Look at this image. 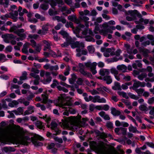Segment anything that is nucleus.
Returning a JSON list of instances; mask_svg holds the SVG:
<instances>
[{
  "mask_svg": "<svg viewBox=\"0 0 154 154\" xmlns=\"http://www.w3.org/2000/svg\"><path fill=\"white\" fill-rule=\"evenodd\" d=\"M17 136L19 138L20 144L26 145H28V137L25 136L23 131H18L8 127L0 128V142H5L9 139Z\"/></svg>",
  "mask_w": 154,
  "mask_h": 154,
  "instance_id": "f257e3e1",
  "label": "nucleus"
},
{
  "mask_svg": "<svg viewBox=\"0 0 154 154\" xmlns=\"http://www.w3.org/2000/svg\"><path fill=\"white\" fill-rule=\"evenodd\" d=\"M81 116L79 115L68 117L63 122L62 126L65 129L73 131H80L82 127H85L87 125L86 122L88 120L86 118H83L82 120H81Z\"/></svg>",
  "mask_w": 154,
  "mask_h": 154,
  "instance_id": "f03ea898",
  "label": "nucleus"
},
{
  "mask_svg": "<svg viewBox=\"0 0 154 154\" xmlns=\"http://www.w3.org/2000/svg\"><path fill=\"white\" fill-rule=\"evenodd\" d=\"M66 95L64 94H62L58 97L57 102L56 105L62 109H65L66 110H68L71 114H75L76 112L75 109L71 108L69 106L72 105L71 102L69 101L65 102L66 99Z\"/></svg>",
  "mask_w": 154,
  "mask_h": 154,
  "instance_id": "7ed1b4c3",
  "label": "nucleus"
},
{
  "mask_svg": "<svg viewBox=\"0 0 154 154\" xmlns=\"http://www.w3.org/2000/svg\"><path fill=\"white\" fill-rule=\"evenodd\" d=\"M90 146L98 154H111L106 148L103 145H97L95 142H91L90 143ZM124 151L120 149L116 154H124Z\"/></svg>",
  "mask_w": 154,
  "mask_h": 154,
  "instance_id": "20e7f679",
  "label": "nucleus"
},
{
  "mask_svg": "<svg viewBox=\"0 0 154 154\" xmlns=\"http://www.w3.org/2000/svg\"><path fill=\"white\" fill-rule=\"evenodd\" d=\"M108 27V23L105 22L102 25L99 26L97 24L95 25L94 30V32L95 34L99 33L100 34L104 36H106L108 33L112 34L113 31L109 29H107Z\"/></svg>",
  "mask_w": 154,
  "mask_h": 154,
  "instance_id": "39448f33",
  "label": "nucleus"
},
{
  "mask_svg": "<svg viewBox=\"0 0 154 154\" xmlns=\"http://www.w3.org/2000/svg\"><path fill=\"white\" fill-rule=\"evenodd\" d=\"M59 33L63 36V38L66 39L67 42L71 44V46L72 48H74L75 47H78L77 46L79 45L81 46H83V44L82 43H79L78 42H74L75 38H72L66 31L62 29L59 32Z\"/></svg>",
  "mask_w": 154,
  "mask_h": 154,
  "instance_id": "423d86ee",
  "label": "nucleus"
},
{
  "mask_svg": "<svg viewBox=\"0 0 154 154\" xmlns=\"http://www.w3.org/2000/svg\"><path fill=\"white\" fill-rule=\"evenodd\" d=\"M40 75L41 77H44L45 75V77L42 80V82L44 84H47L51 82L52 77L50 76L51 74L50 72L42 70L40 72Z\"/></svg>",
  "mask_w": 154,
  "mask_h": 154,
  "instance_id": "0eeeda50",
  "label": "nucleus"
},
{
  "mask_svg": "<svg viewBox=\"0 0 154 154\" xmlns=\"http://www.w3.org/2000/svg\"><path fill=\"white\" fill-rule=\"evenodd\" d=\"M43 140V138L42 137L36 134H34L31 137V141L32 144L35 147L42 146L43 145V143L38 140L42 141Z\"/></svg>",
  "mask_w": 154,
  "mask_h": 154,
  "instance_id": "6e6552de",
  "label": "nucleus"
},
{
  "mask_svg": "<svg viewBox=\"0 0 154 154\" xmlns=\"http://www.w3.org/2000/svg\"><path fill=\"white\" fill-rule=\"evenodd\" d=\"M68 19L69 20L74 22L77 24H79L77 27V29L79 30H82V29L85 28V26L83 24L79 23L80 21L78 19L76 16L74 15H71L68 17Z\"/></svg>",
  "mask_w": 154,
  "mask_h": 154,
  "instance_id": "1a4fd4ad",
  "label": "nucleus"
},
{
  "mask_svg": "<svg viewBox=\"0 0 154 154\" xmlns=\"http://www.w3.org/2000/svg\"><path fill=\"white\" fill-rule=\"evenodd\" d=\"M84 64L85 66L90 69L93 75H95L97 73L96 67L97 64L96 62L91 63L90 61H88L85 63Z\"/></svg>",
  "mask_w": 154,
  "mask_h": 154,
  "instance_id": "9d476101",
  "label": "nucleus"
},
{
  "mask_svg": "<svg viewBox=\"0 0 154 154\" xmlns=\"http://www.w3.org/2000/svg\"><path fill=\"white\" fill-rule=\"evenodd\" d=\"M42 98L39 97H37L35 98V100L38 101H42L44 103H52L53 101L51 100H48V95L46 93H45L42 95Z\"/></svg>",
  "mask_w": 154,
  "mask_h": 154,
  "instance_id": "9b49d317",
  "label": "nucleus"
},
{
  "mask_svg": "<svg viewBox=\"0 0 154 154\" xmlns=\"http://www.w3.org/2000/svg\"><path fill=\"white\" fill-rule=\"evenodd\" d=\"M31 71L32 72L30 73V75L35 79L34 81V84L36 85H38L39 83L40 77L37 74L39 73V70L33 68H32Z\"/></svg>",
  "mask_w": 154,
  "mask_h": 154,
  "instance_id": "f8f14e48",
  "label": "nucleus"
},
{
  "mask_svg": "<svg viewBox=\"0 0 154 154\" xmlns=\"http://www.w3.org/2000/svg\"><path fill=\"white\" fill-rule=\"evenodd\" d=\"M79 66L80 68L79 71L81 74L88 78H91L92 77V75L91 73L85 70V66L82 63H79Z\"/></svg>",
  "mask_w": 154,
  "mask_h": 154,
  "instance_id": "ddd939ff",
  "label": "nucleus"
},
{
  "mask_svg": "<svg viewBox=\"0 0 154 154\" xmlns=\"http://www.w3.org/2000/svg\"><path fill=\"white\" fill-rule=\"evenodd\" d=\"M93 100L92 101L93 103H95L97 102L99 103H106V100L104 98H101L98 95L95 96L93 97Z\"/></svg>",
  "mask_w": 154,
  "mask_h": 154,
  "instance_id": "4468645a",
  "label": "nucleus"
},
{
  "mask_svg": "<svg viewBox=\"0 0 154 154\" xmlns=\"http://www.w3.org/2000/svg\"><path fill=\"white\" fill-rule=\"evenodd\" d=\"M102 52H104L103 55L106 57H108L110 55H113V52H112V49L110 48H101Z\"/></svg>",
  "mask_w": 154,
  "mask_h": 154,
  "instance_id": "2eb2a0df",
  "label": "nucleus"
},
{
  "mask_svg": "<svg viewBox=\"0 0 154 154\" xmlns=\"http://www.w3.org/2000/svg\"><path fill=\"white\" fill-rule=\"evenodd\" d=\"M31 45L32 46L35 48V51L38 52H40L41 49V45L40 44H36L34 40L31 39L30 40Z\"/></svg>",
  "mask_w": 154,
  "mask_h": 154,
  "instance_id": "dca6fc26",
  "label": "nucleus"
},
{
  "mask_svg": "<svg viewBox=\"0 0 154 154\" xmlns=\"http://www.w3.org/2000/svg\"><path fill=\"white\" fill-rule=\"evenodd\" d=\"M44 68L46 69H48L50 71L57 70L59 69V67L57 65H56L55 66H52L49 64H46L45 65Z\"/></svg>",
  "mask_w": 154,
  "mask_h": 154,
  "instance_id": "f3484780",
  "label": "nucleus"
},
{
  "mask_svg": "<svg viewBox=\"0 0 154 154\" xmlns=\"http://www.w3.org/2000/svg\"><path fill=\"white\" fill-rule=\"evenodd\" d=\"M49 5L48 0H44L43 2L41 4L39 8L44 10H46L49 8Z\"/></svg>",
  "mask_w": 154,
  "mask_h": 154,
  "instance_id": "a211bd4d",
  "label": "nucleus"
},
{
  "mask_svg": "<svg viewBox=\"0 0 154 154\" xmlns=\"http://www.w3.org/2000/svg\"><path fill=\"white\" fill-rule=\"evenodd\" d=\"M79 43H82L83 44V46H80L79 45L77 46L78 47H76L75 48H77L76 49V51L77 52V53L76 54V56L77 57H80L82 55V53H81V49L80 48L82 49L84 47V44L82 42H78Z\"/></svg>",
  "mask_w": 154,
  "mask_h": 154,
  "instance_id": "6ab92c4d",
  "label": "nucleus"
},
{
  "mask_svg": "<svg viewBox=\"0 0 154 154\" xmlns=\"http://www.w3.org/2000/svg\"><path fill=\"white\" fill-rule=\"evenodd\" d=\"M134 83L132 86L130 87V89H133L134 90L137 89V88L140 87V82L137 81L136 80H133Z\"/></svg>",
  "mask_w": 154,
  "mask_h": 154,
  "instance_id": "aec40b11",
  "label": "nucleus"
},
{
  "mask_svg": "<svg viewBox=\"0 0 154 154\" xmlns=\"http://www.w3.org/2000/svg\"><path fill=\"white\" fill-rule=\"evenodd\" d=\"M99 73L101 75L105 76L109 74L110 71L108 69H102L100 70Z\"/></svg>",
  "mask_w": 154,
  "mask_h": 154,
  "instance_id": "412c9836",
  "label": "nucleus"
},
{
  "mask_svg": "<svg viewBox=\"0 0 154 154\" xmlns=\"http://www.w3.org/2000/svg\"><path fill=\"white\" fill-rule=\"evenodd\" d=\"M39 117L41 119H43L47 123L49 122L51 120V118L50 116H48L46 114L45 115H43L41 113L39 114Z\"/></svg>",
  "mask_w": 154,
  "mask_h": 154,
  "instance_id": "4be33fe9",
  "label": "nucleus"
},
{
  "mask_svg": "<svg viewBox=\"0 0 154 154\" xmlns=\"http://www.w3.org/2000/svg\"><path fill=\"white\" fill-rule=\"evenodd\" d=\"M24 30L23 29H18V32H16V34L19 37H20L24 38H26V33H24Z\"/></svg>",
  "mask_w": 154,
  "mask_h": 154,
  "instance_id": "5701e85b",
  "label": "nucleus"
},
{
  "mask_svg": "<svg viewBox=\"0 0 154 154\" xmlns=\"http://www.w3.org/2000/svg\"><path fill=\"white\" fill-rule=\"evenodd\" d=\"M53 19L54 20H57L58 22H61L63 23H66V20L65 18L62 17L55 16L54 17Z\"/></svg>",
  "mask_w": 154,
  "mask_h": 154,
  "instance_id": "b1692460",
  "label": "nucleus"
},
{
  "mask_svg": "<svg viewBox=\"0 0 154 154\" xmlns=\"http://www.w3.org/2000/svg\"><path fill=\"white\" fill-rule=\"evenodd\" d=\"M103 80L106 82L107 84H111L112 82V79L111 76L108 75L104 76L103 78Z\"/></svg>",
  "mask_w": 154,
  "mask_h": 154,
  "instance_id": "393cba45",
  "label": "nucleus"
},
{
  "mask_svg": "<svg viewBox=\"0 0 154 154\" xmlns=\"http://www.w3.org/2000/svg\"><path fill=\"white\" fill-rule=\"evenodd\" d=\"M35 125L40 129L44 130L45 128V126L43 123L39 121H37L35 123Z\"/></svg>",
  "mask_w": 154,
  "mask_h": 154,
  "instance_id": "a878e982",
  "label": "nucleus"
},
{
  "mask_svg": "<svg viewBox=\"0 0 154 154\" xmlns=\"http://www.w3.org/2000/svg\"><path fill=\"white\" fill-rule=\"evenodd\" d=\"M111 113L114 116H119L121 114V112L120 111L117 110L114 107H111Z\"/></svg>",
  "mask_w": 154,
  "mask_h": 154,
  "instance_id": "bb28decb",
  "label": "nucleus"
},
{
  "mask_svg": "<svg viewBox=\"0 0 154 154\" xmlns=\"http://www.w3.org/2000/svg\"><path fill=\"white\" fill-rule=\"evenodd\" d=\"M148 75L149 77H153L152 78H146L145 79V81L147 82L148 81H150L151 82H154V76H153V74L151 72H149L148 74Z\"/></svg>",
  "mask_w": 154,
  "mask_h": 154,
  "instance_id": "cd10ccee",
  "label": "nucleus"
},
{
  "mask_svg": "<svg viewBox=\"0 0 154 154\" xmlns=\"http://www.w3.org/2000/svg\"><path fill=\"white\" fill-rule=\"evenodd\" d=\"M21 26V25L18 26V27L16 26H14L11 27L9 29V32H13L15 34L17 33L16 32H17L18 31V28H20Z\"/></svg>",
  "mask_w": 154,
  "mask_h": 154,
  "instance_id": "c85d7f7f",
  "label": "nucleus"
},
{
  "mask_svg": "<svg viewBox=\"0 0 154 154\" xmlns=\"http://www.w3.org/2000/svg\"><path fill=\"white\" fill-rule=\"evenodd\" d=\"M117 68L118 70L121 71L122 72H125L127 70V66L124 65H118L117 66Z\"/></svg>",
  "mask_w": 154,
  "mask_h": 154,
  "instance_id": "c756f323",
  "label": "nucleus"
},
{
  "mask_svg": "<svg viewBox=\"0 0 154 154\" xmlns=\"http://www.w3.org/2000/svg\"><path fill=\"white\" fill-rule=\"evenodd\" d=\"M99 115L105 120H109L110 119L109 115L106 114L104 112L101 111L99 113Z\"/></svg>",
  "mask_w": 154,
  "mask_h": 154,
  "instance_id": "7c9ffc66",
  "label": "nucleus"
},
{
  "mask_svg": "<svg viewBox=\"0 0 154 154\" xmlns=\"http://www.w3.org/2000/svg\"><path fill=\"white\" fill-rule=\"evenodd\" d=\"M113 89L116 90H121V87L120 85V83L118 82H114V85L112 87Z\"/></svg>",
  "mask_w": 154,
  "mask_h": 154,
  "instance_id": "2f4dec72",
  "label": "nucleus"
},
{
  "mask_svg": "<svg viewBox=\"0 0 154 154\" xmlns=\"http://www.w3.org/2000/svg\"><path fill=\"white\" fill-rule=\"evenodd\" d=\"M43 42L45 45L44 46V51H46L47 49H49L50 48L51 42H48L46 40H44L43 41Z\"/></svg>",
  "mask_w": 154,
  "mask_h": 154,
  "instance_id": "473e14b6",
  "label": "nucleus"
},
{
  "mask_svg": "<svg viewBox=\"0 0 154 154\" xmlns=\"http://www.w3.org/2000/svg\"><path fill=\"white\" fill-rule=\"evenodd\" d=\"M29 46L28 43L25 44L23 45V48L22 50V52L25 54L28 53V48Z\"/></svg>",
  "mask_w": 154,
  "mask_h": 154,
  "instance_id": "72a5a7b5",
  "label": "nucleus"
},
{
  "mask_svg": "<svg viewBox=\"0 0 154 154\" xmlns=\"http://www.w3.org/2000/svg\"><path fill=\"white\" fill-rule=\"evenodd\" d=\"M16 115H20L23 114V110L21 107H19L17 109V110H14L12 111Z\"/></svg>",
  "mask_w": 154,
  "mask_h": 154,
  "instance_id": "f704fd0d",
  "label": "nucleus"
},
{
  "mask_svg": "<svg viewBox=\"0 0 154 154\" xmlns=\"http://www.w3.org/2000/svg\"><path fill=\"white\" fill-rule=\"evenodd\" d=\"M71 78L69 79V81L70 84H73L77 79L76 75L74 73L71 75Z\"/></svg>",
  "mask_w": 154,
  "mask_h": 154,
  "instance_id": "c9c22d12",
  "label": "nucleus"
},
{
  "mask_svg": "<svg viewBox=\"0 0 154 154\" xmlns=\"http://www.w3.org/2000/svg\"><path fill=\"white\" fill-rule=\"evenodd\" d=\"M48 3L50 4L51 8H54V7L57 5V3L56 0H48Z\"/></svg>",
  "mask_w": 154,
  "mask_h": 154,
  "instance_id": "e433bc0d",
  "label": "nucleus"
},
{
  "mask_svg": "<svg viewBox=\"0 0 154 154\" xmlns=\"http://www.w3.org/2000/svg\"><path fill=\"white\" fill-rule=\"evenodd\" d=\"M142 64L141 63L139 60L136 61V63L132 65L134 69H136L137 67L141 68L142 67Z\"/></svg>",
  "mask_w": 154,
  "mask_h": 154,
  "instance_id": "4c0bfd02",
  "label": "nucleus"
},
{
  "mask_svg": "<svg viewBox=\"0 0 154 154\" xmlns=\"http://www.w3.org/2000/svg\"><path fill=\"white\" fill-rule=\"evenodd\" d=\"M124 74L120 73L119 74H117L116 76L115 75V77L117 80L121 82L123 80Z\"/></svg>",
  "mask_w": 154,
  "mask_h": 154,
  "instance_id": "58836bf2",
  "label": "nucleus"
},
{
  "mask_svg": "<svg viewBox=\"0 0 154 154\" xmlns=\"http://www.w3.org/2000/svg\"><path fill=\"white\" fill-rule=\"evenodd\" d=\"M27 73L26 72H23L20 78V80L21 81H23L26 79H27Z\"/></svg>",
  "mask_w": 154,
  "mask_h": 154,
  "instance_id": "ea45409f",
  "label": "nucleus"
},
{
  "mask_svg": "<svg viewBox=\"0 0 154 154\" xmlns=\"http://www.w3.org/2000/svg\"><path fill=\"white\" fill-rule=\"evenodd\" d=\"M79 13L81 16H83L84 15L90 16V11L87 10H85L83 11H79Z\"/></svg>",
  "mask_w": 154,
  "mask_h": 154,
  "instance_id": "a19ab883",
  "label": "nucleus"
},
{
  "mask_svg": "<svg viewBox=\"0 0 154 154\" xmlns=\"http://www.w3.org/2000/svg\"><path fill=\"white\" fill-rule=\"evenodd\" d=\"M147 76V74L145 73H142L138 75V78L141 81L143 80V79Z\"/></svg>",
  "mask_w": 154,
  "mask_h": 154,
  "instance_id": "79ce46f5",
  "label": "nucleus"
},
{
  "mask_svg": "<svg viewBox=\"0 0 154 154\" xmlns=\"http://www.w3.org/2000/svg\"><path fill=\"white\" fill-rule=\"evenodd\" d=\"M6 100L9 102V99H6L5 100H2V107L4 109H7L8 107L7 105L6 104Z\"/></svg>",
  "mask_w": 154,
  "mask_h": 154,
  "instance_id": "37998d69",
  "label": "nucleus"
},
{
  "mask_svg": "<svg viewBox=\"0 0 154 154\" xmlns=\"http://www.w3.org/2000/svg\"><path fill=\"white\" fill-rule=\"evenodd\" d=\"M135 44L136 47L138 48L139 51L140 52H143L144 51V49L143 48L141 47H139L140 45V42L138 40H136L135 42Z\"/></svg>",
  "mask_w": 154,
  "mask_h": 154,
  "instance_id": "c03bdc74",
  "label": "nucleus"
},
{
  "mask_svg": "<svg viewBox=\"0 0 154 154\" xmlns=\"http://www.w3.org/2000/svg\"><path fill=\"white\" fill-rule=\"evenodd\" d=\"M129 131L132 133H136V132H138L136 128L133 127L131 125H130L129 128Z\"/></svg>",
  "mask_w": 154,
  "mask_h": 154,
  "instance_id": "a18cd8bd",
  "label": "nucleus"
},
{
  "mask_svg": "<svg viewBox=\"0 0 154 154\" xmlns=\"http://www.w3.org/2000/svg\"><path fill=\"white\" fill-rule=\"evenodd\" d=\"M51 128L52 129L55 131L57 130V124L54 122H52L51 123Z\"/></svg>",
  "mask_w": 154,
  "mask_h": 154,
  "instance_id": "49530a36",
  "label": "nucleus"
},
{
  "mask_svg": "<svg viewBox=\"0 0 154 154\" xmlns=\"http://www.w3.org/2000/svg\"><path fill=\"white\" fill-rule=\"evenodd\" d=\"M146 105V104L141 105L139 106V109L141 110L146 111L148 109Z\"/></svg>",
  "mask_w": 154,
  "mask_h": 154,
  "instance_id": "de8ad7c7",
  "label": "nucleus"
},
{
  "mask_svg": "<svg viewBox=\"0 0 154 154\" xmlns=\"http://www.w3.org/2000/svg\"><path fill=\"white\" fill-rule=\"evenodd\" d=\"M110 71L111 73L114 75L115 77V75L116 76L118 74V71L115 68H111L110 69Z\"/></svg>",
  "mask_w": 154,
  "mask_h": 154,
  "instance_id": "09e8293b",
  "label": "nucleus"
},
{
  "mask_svg": "<svg viewBox=\"0 0 154 154\" xmlns=\"http://www.w3.org/2000/svg\"><path fill=\"white\" fill-rule=\"evenodd\" d=\"M147 37L148 38L150 41L151 44L152 45H154V38L153 35H147Z\"/></svg>",
  "mask_w": 154,
  "mask_h": 154,
  "instance_id": "8fccbe9b",
  "label": "nucleus"
},
{
  "mask_svg": "<svg viewBox=\"0 0 154 154\" xmlns=\"http://www.w3.org/2000/svg\"><path fill=\"white\" fill-rule=\"evenodd\" d=\"M138 94V96H140V95H142L144 91V89L143 88H139L138 89H136L134 90Z\"/></svg>",
  "mask_w": 154,
  "mask_h": 154,
  "instance_id": "3c124183",
  "label": "nucleus"
},
{
  "mask_svg": "<svg viewBox=\"0 0 154 154\" xmlns=\"http://www.w3.org/2000/svg\"><path fill=\"white\" fill-rule=\"evenodd\" d=\"M7 60L5 55L2 54H0V62H3Z\"/></svg>",
  "mask_w": 154,
  "mask_h": 154,
  "instance_id": "603ef678",
  "label": "nucleus"
},
{
  "mask_svg": "<svg viewBox=\"0 0 154 154\" xmlns=\"http://www.w3.org/2000/svg\"><path fill=\"white\" fill-rule=\"evenodd\" d=\"M87 49L90 53L92 54L95 51V48L93 45H90L87 47Z\"/></svg>",
  "mask_w": 154,
  "mask_h": 154,
  "instance_id": "864d4df0",
  "label": "nucleus"
},
{
  "mask_svg": "<svg viewBox=\"0 0 154 154\" xmlns=\"http://www.w3.org/2000/svg\"><path fill=\"white\" fill-rule=\"evenodd\" d=\"M118 94L119 95L122 96L123 97L125 98L126 99H127L128 98L126 93L123 91H119L118 92Z\"/></svg>",
  "mask_w": 154,
  "mask_h": 154,
  "instance_id": "5fc2aeb1",
  "label": "nucleus"
},
{
  "mask_svg": "<svg viewBox=\"0 0 154 154\" xmlns=\"http://www.w3.org/2000/svg\"><path fill=\"white\" fill-rule=\"evenodd\" d=\"M131 79L130 76L128 75H125L124 74L123 80L125 81H129L131 80Z\"/></svg>",
  "mask_w": 154,
  "mask_h": 154,
  "instance_id": "6e6d98bb",
  "label": "nucleus"
},
{
  "mask_svg": "<svg viewBox=\"0 0 154 154\" xmlns=\"http://www.w3.org/2000/svg\"><path fill=\"white\" fill-rule=\"evenodd\" d=\"M147 103L149 105L153 104L154 103V97L149 98Z\"/></svg>",
  "mask_w": 154,
  "mask_h": 154,
  "instance_id": "4d7b16f0",
  "label": "nucleus"
},
{
  "mask_svg": "<svg viewBox=\"0 0 154 154\" xmlns=\"http://www.w3.org/2000/svg\"><path fill=\"white\" fill-rule=\"evenodd\" d=\"M11 17H17L18 15V12L17 11H13L9 13Z\"/></svg>",
  "mask_w": 154,
  "mask_h": 154,
  "instance_id": "13d9d810",
  "label": "nucleus"
},
{
  "mask_svg": "<svg viewBox=\"0 0 154 154\" xmlns=\"http://www.w3.org/2000/svg\"><path fill=\"white\" fill-rule=\"evenodd\" d=\"M70 70V68L69 66H68L66 67L65 71L64 72V75L67 76L69 75V71Z\"/></svg>",
  "mask_w": 154,
  "mask_h": 154,
  "instance_id": "bf43d9fd",
  "label": "nucleus"
},
{
  "mask_svg": "<svg viewBox=\"0 0 154 154\" xmlns=\"http://www.w3.org/2000/svg\"><path fill=\"white\" fill-rule=\"evenodd\" d=\"M103 89L104 91L109 93L111 95H112V93L111 90L109 88L105 86L103 87Z\"/></svg>",
  "mask_w": 154,
  "mask_h": 154,
  "instance_id": "052dcab7",
  "label": "nucleus"
},
{
  "mask_svg": "<svg viewBox=\"0 0 154 154\" xmlns=\"http://www.w3.org/2000/svg\"><path fill=\"white\" fill-rule=\"evenodd\" d=\"M35 17L37 19H40L42 21L45 20V18L41 16L39 14L37 13L35 15Z\"/></svg>",
  "mask_w": 154,
  "mask_h": 154,
  "instance_id": "680f3d73",
  "label": "nucleus"
},
{
  "mask_svg": "<svg viewBox=\"0 0 154 154\" xmlns=\"http://www.w3.org/2000/svg\"><path fill=\"white\" fill-rule=\"evenodd\" d=\"M98 132L99 133L98 135L102 139H104L108 137L107 135L104 133H100L99 131Z\"/></svg>",
  "mask_w": 154,
  "mask_h": 154,
  "instance_id": "e2e57ef3",
  "label": "nucleus"
},
{
  "mask_svg": "<svg viewBox=\"0 0 154 154\" xmlns=\"http://www.w3.org/2000/svg\"><path fill=\"white\" fill-rule=\"evenodd\" d=\"M11 16L9 14H6L1 17V19L4 20H6L8 18H11Z\"/></svg>",
  "mask_w": 154,
  "mask_h": 154,
  "instance_id": "0e129e2a",
  "label": "nucleus"
},
{
  "mask_svg": "<svg viewBox=\"0 0 154 154\" xmlns=\"http://www.w3.org/2000/svg\"><path fill=\"white\" fill-rule=\"evenodd\" d=\"M58 85L59 84L57 81L55 79H54L53 81V83L51 85V88H54Z\"/></svg>",
  "mask_w": 154,
  "mask_h": 154,
  "instance_id": "69168bd1",
  "label": "nucleus"
},
{
  "mask_svg": "<svg viewBox=\"0 0 154 154\" xmlns=\"http://www.w3.org/2000/svg\"><path fill=\"white\" fill-rule=\"evenodd\" d=\"M49 25L47 24L45 25H43L42 27V29L43 30L46 31L47 32L48 30V27Z\"/></svg>",
  "mask_w": 154,
  "mask_h": 154,
  "instance_id": "338daca9",
  "label": "nucleus"
},
{
  "mask_svg": "<svg viewBox=\"0 0 154 154\" xmlns=\"http://www.w3.org/2000/svg\"><path fill=\"white\" fill-rule=\"evenodd\" d=\"M80 18L85 22H87L89 20V17L87 16H84V15L81 16V17H80Z\"/></svg>",
  "mask_w": 154,
  "mask_h": 154,
  "instance_id": "774afa93",
  "label": "nucleus"
}]
</instances>
